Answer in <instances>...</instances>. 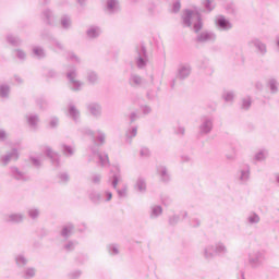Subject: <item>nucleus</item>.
I'll return each instance as SVG.
<instances>
[{"label":"nucleus","mask_w":279,"mask_h":279,"mask_svg":"<svg viewBox=\"0 0 279 279\" xmlns=\"http://www.w3.org/2000/svg\"><path fill=\"white\" fill-rule=\"evenodd\" d=\"M222 99L227 102L234 101V92L233 90H226L222 94Z\"/></svg>","instance_id":"nucleus-48"},{"label":"nucleus","mask_w":279,"mask_h":279,"mask_svg":"<svg viewBox=\"0 0 279 279\" xmlns=\"http://www.w3.org/2000/svg\"><path fill=\"white\" fill-rule=\"evenodd\" d=\"M140 110H142L143 114H151V108L149 105H142Z\"/></svg>","instance_id":"nucleus-60"},{"label":"nucleus","mask_w":279,"mask_h":279,"mask_svg":"<svg viewBox=\"0 0 279 279\" xmlns=\"http://www.w3.org/2000/svg\"><path fill=\"white\" fill-rule=\"evenodd\" d=\"M150 154L151 153L149 151V148H147V147H143L140 150V156H142V158H149Z\"/></svg>","instance_id":"nucleus-59"},{"label":"nucleus","mask_w":279,"mask_h":279,"mask_svg":"<svg viewBox=\"0 0 279 279\" xmlns=\"http://www.w3.org/2000/svg\"><path fill=\"white\" fill-rule=\"evenodd\" d=\"M58 178H59L60 182H62L63 184H66V182H69V180H70L69 173H66V172L59 173Z\"/></svg>","instance_id":"nucleus-57"},{"label":"nucleus","mask_w":279,"mask_h":279,"mask_svg":"<svg viewBox=\"0 0 279 279\" xmlns=\"http://www.w3.org/2000/svg\"><path fill=\"white\" fill-rule=\"evenodd\" d=\"M37 270L35 267H26L21 272V278L23 279H33L36 278Z\"/></svg>","instance_id":"nucleus-34"},{"label":"nucleus","mask_w":279,"mask_h":279,"mask_svg":"<svg viewBox=\"0 0 279 279\" xmlns=\"http://www.w3.org/2000/svg\"><path fill=\"white\" fill-rule=\"evenodd\" d=\"M148 101H156L158 99V92L156 89H148L146 93Z\"/></svg>","instance_id":"nucleus-47"},{"label":"nucleus","mask_w":279,"mask_h":279,"mask_svg":"<svg viewBox=\"0 0 279 279\" xmlns=\"http://www.w3.org/2000/svg\"><path fill=\"white\" fill-rule=\"evenodd\" d=\"M214 121L213 118L205 116L201 119V124L198 126V132L201 136H207L213 132Z\"/></svg>","instance_id":"nucleus-9"},{"label":"nucleus","mask_w":279,"mask_h":279,"mask_svg":"<svg viewBox=\"0 0 279 279\" xmlns=\"http://www.w3.org/2000/svg\"><path fill=\"white\" fill-rule=\"evenodd\" d=\"M265 260H267L265 251L255 250L247 254V263L251 269H260L265 264Z\"/></svg>","instance_id":"nucleus-5"},{"label":"nucleus","mask_w":279,"mask_h":279,"mask_svg":"<svg viewBox=\"0 0 279 279\" xmlns=\"http://www.w3.org/2000/svg\"><path fill=\"white\" fill-rule=\"evenodd\" d=\"M11 175L14 178V180H17L20 182H26L28 180L27 174L25 172L21 171L16 166H12L10 168Z\"/></svg>","instance_id":"nucleus-26"},{"label":"nucleus","mask_w":279,"mask_h":279,"mask_svg":"<svg viewBox=\"0 0 279 279\" xmlns=\"http://www.w3.org/2000/svg\"><path fill=\"white\" fill-rule=\"evenodd\" d=\"M14 260H15V265L20 268L27 267L29 263V258H27L25 253H19L17 255H15Z\"/></svg>","instance_id":"nucleus-32"},{"label":"nucleus","mask_w":279,"mask_h":279,"mask_svg":"<svg viewBox=\"0 0 279 279\" xmlns=\"http://www.w3.org/2000/svg\"><path fill=\"white\" fill-rule=\"evenodd\" d=\"M252 107V98L250 96H246L242 99V109L243 110H250Z\"/></svg>","instance_id":"nucleus-50"},{"label":"nucleus","mask_w":279,"mask_h":279,"mask_svg":"<svg viewBox=\"0 0 279 279\" xmlns=\"http://www.w3.org/2000/svg\"><path fill=\"white\" fill-rule=\"evenodd\" d=\"M8 138V132L5 130H0V141H5Z\"/></svg>","instance_id":"nucleus-62"},{"label":"nucleus","mask_w":279,"mask_h":279,"mask_svg":"<svg viewBox=\"0 0 279 279\" xmlns=\"http://www.w3.org/2000/svg\"><path fill=\"white\" fill-rule=\"evenodd\" d=\"M170 226H178L180 223V215L174 214L169 217L168 219Z\"/></svg>","instance_id":"nucleus-53"},{"label":"nucleus","mask_w":279,"mask_h":279,"mask_svg":"<svg viewBox=\"0 0 279 279\" xmlns=\"http://www.w3.org/2000/svg\"><path fill=\"white\" fill-rule=\"evenodd\" d=\"M25 119L31 130H38V123H40V116H38L37 113H27L25 116Z\"/></svg>","instance_id":"nucleus-21"},{"label":"nucleus","mask_w":279,"mask_h":279,"mask_svg":"<svg viewBox=\"0 0 279 279\" xmlns=\"http://www.w3.org/2000/svg\"><path fill=\"white\" fill-rule=\"evenodd\" d=\"M191 73H193V66H191V63H180L177 68V80H189V77H191Z\"/></svg>","instance_id":"nucleus-10"},{"label":"nucleus","mask_w":279,"mask_h":279,"mask_svg":"<svg viewBox=\"0 0 279 279\" xmlns=\"http://www.w3.org/2000/svg\"><path fill=\"white\" fill-rule=\"evenodd\" d=\"M45 154L50 158L53 167H60V155L58 153L53 151L51 147L46 146Z\"/></svg>","instance_id":"nucleus-24"},{"label":"nucleus","mask_w":279,"mask_h":279,"mask_svg":"<svg viewBox=\"0 0 279 279\" xmlns=\"http://www.w3.org/2000/svg\"><path fill=\"white\" fill-rule=\"evenodd\" d=\"M105 12L106 14L110 15L121 12V5L119 4V0H106Z\"/></svg>","instance_id":"nucleus-16"},{"label":"nucleus","mask_w":279,"mask_h":279,"mask_svg":"<svg viewBox=\"0 0 279 279\" xmlns=\"http://www.w3.org/2000/svg\"><path fill=\"white\" fill-rule=\"evenodd\" d=\"M267 88L270 90V95H278L279 82L278 78H269L267 82Z\"/></svg>","instance_id":"nucleus-33"},{"label":"nucleus","mask_w":279,"mask_h":279,"mask_svg":"<svg viewBox=\"0 0 279 279\" xmlns=\"http://www.w3.org/2000/svg\"><path fill=\"white\" fill-rule=\"evenodd\" d=\"M41 19L44 23L50 27H56V23H58V17L50 9H46L41 12Z\"/></svg>","instance_id":"nucleus-15"},{"label":"nucleus","mask_w":279,"mask_h":279,"mask_svg":"<svg viewBox=\"0 0 279 279\" xmlns=\"http://www.w3.org/2000/svg\"><path fill=\"white\" fill-rule=\"evenodd\" d=\"M149 62V58L147 57V49L145 46H140L136 48V56H135V64L137 69L143 70L147 66Z\"/></svg>","instance_id":"nucleus-8"},{"label":"nucleus","mask_w":279,"mask_h":279,"mask_svg":"<svg viewBox=\"0 0 279 279\" xmlns=\"http://www.w3.org/2000/svg\"><path fill=\"white\" fill-rule=\"evenodd\" d=\"M63 156H66V158H71V156H74L75 154V148L73 146H69L66 144H63L61 146Z\"/></svg>","instance_id":"nucleus-43"},{"label":"nucleus","mask_w":279,"mask_h":279,"mask_svg":"<svg viewBox=\"0 0 279 279\" xmlns=\"http://www.w3.org/2000/svg\"><path fill=\"white\" fill-rule=\"evenodd\" d=\"M33 56L37 58L38 60H43L47 56V52H45V48L40 46L33 47Z\"/></svg>","instance_id":"nucleus-38"},{"label":"nucleus","mask_w":279,"mask_h":279,"mask_svg":"<svg viewBox=\"0 0 279 279\" xmlns=\"http://www.w3.org/2000/svg\"><path fill=\"white\" fill-rule=\"evenodd\" d=\"M60 125V119L58 117H51L49 120V126L52 130H56Z\"/></svg>","instance_id":"nucleus-54"},{"label":"nucleus","mask_w":279,"mask_h":279,"mask_svg":"<svg viewBox=\"0 0 279 279\" xmlns=\"http://www.w3.org/2000/svg\"><path fill=\"white\" fill-rule=\"evenodd\" d=\"M267 158H269V150L267 148H260L255 153L253 160L255 162H265Z\"/></svg>","instance_id":"nucleus-29"},{"label":"nucleus","mask_w":279,"mask_h":279,"mask_svg":"<svg viewBox=\"0 0 279 279\" xmlns=\"http://www.w3.org/2000/svg\"><path fill=\"white\" fill-rule=\"evenodd\" d=\"M248 45L255 48V52L257 53V56H267V44L260 40V38L255 37L251 39Z\"/></svg>","instance_id":"nucleus-11"},{"label":"nucleus","mask_w":279,"mask_h":279,"mask_svg":"<svg viewBox=\"0 0 279 279\" xmlns=\"http://www.w3.org/2000/svg\"><path fill=\"white\" fill-rule=\"evenodd\" d=\"M197 43H215L217 40V34L210 31L202 32L196 37Z\"/></svg>","instance_id":"nucleus-19"},{"label":"nucleus","mask_w":279,"mask_h":279,"mask_svg":"<svg viewBox=\"0 0 279 279\" xmlns=\"http://www.w3.org/2000/svg\"><path fill=\"white\" fill-rule=\"evenodd\" d=\"M116 193L120 199L128 197V184H123L120 189L117 187Z\"/></svg>","instance_id":"nucleus-44"},{"label":"nucleus","mask_w":279,"mask_h":279,"mask_svg":"<svg viewBox=\"0 0 279 279\" xmlns=\"http://www.w3.org/2000/svg\"><path fill=\"white\" fill-rule=\"evenodd\" d=\"M5 221L8 223H23V221H25V214L11 213V214L7 215Z\"/></svg>","instance_id":"nucleus-22"},{"label":"nucleus","mask_w":279,"mask_h":279,"mask_svg":"<svg viewBox=\"0 0 279 279\" xmlns=\"http://www.w3.org/2000/svg\"><path fill=\"white\" fill-rule=\"evenodd\" d=\"M235 180L240 186H247L252 180V167L248 163L242 165L235 174Z\"/></svg>","instance_id":"nucleus-6"},{"label":"nucleus","mask_w":279,"mask_h":279,"mask_svg":"<svg viewBox=\"0 0 279 279\" xmlns=\"http://www.w3.org/2000/svg\"><path fill=\"white\" fill-rule=\"evenodd\" d=\"M52 47L54 51H64V44L58 39H52Z\"/></svg>","instance_id":"nucleus-49"},{"label":"nucleus","mask_w":279,"mask_h":279,"mask_svg":"<svg viewBox=\"0 0 279 279\" xmlns=\"http://www.w3.org/2000/svg\"><path fill=\"white\" fill-rule=\"evenodd\" d=\"M182 19L185 27H191V25H194V32H199V29L203 27L202 15L197 11L185 10Z\"/></svg>","instance_id":"nucleus-3"},{"label":"nucleus","mask_w":279,"mask_h":279,"mask_svg":"<svg viewBox=\"0 0 279 279\" xmlns=\"http://www.w3.org/2000/svg\"><path fill=\"white\" fill-rule=\"evenodd\" d=\"M0 97L1 99H10V85H0Z\"/></svg>","instance_id":"nucleus-42"},{"label":"nucleus","mask_w":279,"mask_h":279,"mask_svg":"<svg viewBox=\"0 0 279 279\" xmlns=\"http://www.w3.org/2000/svg\"><path fill=\"white\" fill-rule=\"evenodd\" d=\"M260 223V215L256 211H250L246 216V226H258Z\"/></svg>","instance_id":"nucleus-30"},{"label":"nucleus","mask_w":279,"mask_h":279,"mask_svg":"<svg viewBox=\"0 0 279 279\" xmlns=\"http://www.w3.org/2000/svg\"><path fill=\"white\" fill-rule=\"evenodd\" d=\"M82 134H85V136H90L95 143L88 147V162H95V160H97L100 167H110V158L108 157L107 153L99 151V147H104V144L106 143V132L100 129L93 131L92 129L84 128L82 129Z\"/></svg>","instance_id":"nucleus-1"},{"label":"nucleus","mask_w":279,"mask_h":279,"mask_svg":"<svg viewBox=\"0 0 279 279\" xmlns=\"http://www.w3.org/2000/svg\"><path fill=\"white\" fill-rule=\"evenodd\" d=\"M148 217L151 221H156L159 217H162V206L151 205L149 207Z\"/></svg>","instance_id":"nucleus-25"},{"label":"nucleus","mask_w":279,"mask_h":279,"mask_svg":"<svg viewBox=\"0 0 279 279\" xmlns=\"http://www.w3.org/2000/svg\"><path fill=\"white\" fill-rule=\"evenodd\" d=\"M68 278L70 279H78L82 278V270L81 269H76V270H72L68 274Z\"/></svg>","instance_id":"nucleus-52"},{"label":"nucleus","mask_w":279,"mask_h":279,"mask_svg":"<svg viewBox=\"0 0 279 279\" xmlns=\"http://www.w3.org/2000/svg\"><path fill=\"white\" fill-rule=\"evenodd\" d=\"M27 215L29 219H33V221H36L38 217H40V208L38 207H31L27 209Z\"/></svg>","instance_id":"nucleus-39"},{"label":"nucleus","mask_w":279,"mask_h":279,"mask_svg":"<svg viewBox=\"0 0 279 279\" xmlns=\"http://www.w3.org/2000/svg\"><path fill=\"white\" fill-rule=\"evenodd\" d=\"M77 68L75 65H71L66 71V78L69 82L70 89L74 93H80L84 88V82L77 78Z\"/></svg>","instance_id":"nucleus-4"},{"label":"nucleus","mask_w":279,"mask_h":279,"mask_svg":"<svg viewBox=\"0 0 279 279\" xmlns=\"http://www.w3.org/2000/svg\"><path fill=\"white\" fill-rule=\"evenodd\" d=\"M216 25L220 32H230V29H232V22L223 15H218L216 17Z\"/></svg>","instance_id":"nucleus-18"},{"label":"nucleus","mask_w":279,"mask_h":279,"mask_svg":"<svg viewBox=\"0 0 279 279\" xmlns=\"http://www.w3.org/2000/svg\"><path fill=\"white\" fill-rule=\"evenodd\" d=\"M122 180L123 177L121 175V167L113 166L111 169V177L109 178L112 189L117 190V187H119V182H121Z\"/></svg>","instance_id":"nucleus-12"},{"label":"nucleus","mask_w":279,"mask_h":279,"mask_svg":"<svg viewBox=\"0 0 279 279\" xmlns=\"http://www.w3.org/2000/svg\"><path fill=\"white\" fill-rule=\"evenodd\" d=\"M88 197L90 203L96 204L97 206H99V204H102L104 202V195L95 190L89 191Z\"/></svg>","instance_id":"nucleus-28"},{"label":"nucleus","mask_w":279,"mask_h":279,"mask_svg":"<svg viewBox=\"0 0 279 279\" xmlns=\"http://www.w3.org/2000/svg\"><path fill=\"white\" fill-rule=\"evenodd\" d=\"M58 73L54 70H48L47 77H56Z\"/></svg>","instance_id":"nucleus-64"},{"label":"nucleus","mask_w":279,"mask_h":279,"mask_svg":"<svg viewBox=\"0 0 279 279\" xmlns=\"http://www.w3.org/2000/svg\"><path fill=\"white\" fill-rule=\"evenodd\" d=\"M180 8H181L180 1H177L173 3L172 10L173 12L177 13L180 10Z\"/></svg>","instance_id":"nucleus-63"},{"label":"nucleus","mask_w":279,"mask_h":279,"mask_svg":"<svg viewBox=\"0 0 279 279\" xmlns=\"http://www.w3.org/2000/svg\"><path fill=\"white\" fill-rule=\"evenodd\" d=\"M104 202H111L112 201V192L110 190H106L102 192Z\"/></svg>","instance_id":"nucleus-58"},{"label":"nucleus","mask_w":279,"mask_h":279,"mask_svg":"<svg viewBox=\"0 0 279 279\" xmlns=\"http://www.w3.org/2000/svg\"><path fill=\"white\" fill-rule=\"evenodd\" d=\"M15 53L19 60H25L27 58V53H25V51H23L22 49H16Z\"/></svg>","instance_id":"nucleus-61"},{"label":"nucleus","mask_w":279,"mask_h":279,"mask_svg":"<svg viewBox=\"0 0 279 279\" xmlns=\"http://www.w3.org/2000/svg\"><path fill=\"white\" fill-rule=\"evenodd\" d=\"M129 84L132 88H143V85L147 84V81L136 73H131Z\"/></svg>","instance_id":"nucleus-17"},{"label":"nucleus","mask_w":279,"mask_h":279,"mask_svg":"<svg viewBox=\"0 0 279 279\" xmlns=\"http://www.w3.org/2000/svg\"><path fill=\"white\" fill-rule=\"evenodd\" d=\"M21 158V150L16 148V146H13L11 150L7 151L4 155L0 157V163L2 167H8L10 162H17V160Z\"/></svg>","instance_id":"nucleus-7"},{"label":"nucleus","mask_w":279,"mask_h":279,"mask_svg":"<svg viewBox=\"0 0 279 279\" xmlns=\"http://www.w3.org/2000/svg\"><path fill=\"white\" fill-rule=\"evenodd\" d=\"M204 8L207 10V12H213L215 10V2H213V0H206L204 2Z\"/></svg>","instance_id":"nucleus-56"},{"label":"nucleus","mask_w":279,"mask_h":279,"mask_svg":"<svg viewBox=\"0 0 279 279\" xmlns=\"http://www.w3.org/2000/svg\"><path fill=\"white\" fill-rule=\"evenodd\" d=\"M7 43H9V45H12V47H19V45H21V43H23V40H21L17 36L8 34Z\"/></svg>","instance_id":"nucleus-41"},{"label":"nucleus","mask_w":279,"mask_h":279,"mask_svg":"<svg viewBox=\"0 0 279 279\" xmlns=\"http://www.w3.org/2000/svg\"><path fill=\"white\" fill-rule=\"evenodd\" d=\"M61 27L62 29H71L72 25H73V22L71 21V16L69 15H63L61 17Z\"/></svg>","instance_id":"nucleus-40"},{"label":"nucleus","mask_w":279,"mask_h":279,"mask_svg":"<svg viewBox=\"0 0 279 279\" xmlns=\"http://www.w3.org/2000/svg\"><path fill=\"white\" fill-rule=\"evenodd\" d=\"M228 254V246L226 243L218 241L214 245L208 244L203 248V256L206 260H213L215 256H226Z\"/></svg>","instance_id":"nucleus-2"},{"label":"nucleus","mask_w":279,"mask_h":279,"mask_svg":"<svg viewBox=\"0 0 279 279\" xmlns=\"http://www.w3.org/2000/svg\"><path fill=\"white\" fill-rule=\"evenodd\" d=\"M157 175L160 182H163V184L171 182V171H169V168H167L165 165L157 166Z\"/></svg>","instance_id":"nucleus-14"},{"label":"nucleus","mask_w":279,"mask_h":279,"mask_svg":"<svg viewBox=\"0 0 279 279\" xmlns=\"http://www.w3.org/2000/svg\"><path fill=\"white\" fill-rule=\"evenodd\" d=\"M137 134H138V126H136V125L130 126L125 131V143L128 145H132V141H134V138H136Z\"/></svg>","instance_id":"nucleus-27"},{"label":"nucleus","mask_w":279,"mask_h":279,"mask_svg":"<svg viewBox=\"0 0 279 279\" xmlns=\"http://www.w3.org/2000/svg\"><path fill=\"white\" fill-rule=\"evenodd\" d=\"M29 160H31V162H32V165H33L34 167L39 168V167L43 166V161L40 160V157L31 156V157H29Z\"/></svg>","instance_id":"nucleus-55"},{"label":"nucleus","mask_w":279,"mask_h":279,"mask_svg":"<svg viewBox=\"0 0 279 279\" xmlns=\"http://www.w3.org/2000/svg\"><path fill=\"white\" fill-rule=\"evenodd\" d=\"M102 178L104 177L100 173H94L90 177V182H92V184L99 185V184H101Z\"/></svg>","instance_id":"nucleus-51"},{"label":"nucleus","mask_w":279,"mask_h":279,"mask_svg":"<svg viewBox=\"0 0 279 279\" xmlns=\"http://www.w3.org/2000/svg\"><path fill=\"white\" fill-rule=\"evenodd\" d=\"M75 231V226L71 222L66 223L61 229V236L63 239H69L73 235V232Z\"/></svg>","instance_id":"nucleus-31"},{"label":"nucleus","mask_w":279,"mask_h":279,"mask_svg":"<svg viewBox=\"0 0 279 279\" xmlns=\"http://www.w3.org/2000/svg\"><path fill=\"white\" fill-rule=\"evenodd\" d=\"M75 247H77V241H75V240L68 241L63 245V250H65V252H73V250H75Z\"/></svg>","instance_id":"nucleus-46"},{"label":"nucleus","mask_w":279,"mask_h":279,"mask_svg":"<svg viewBox=\"0 0 279 279\" xmlns=\"http://www.w3.org/2000/svg\"><path fill=\"white\" fill-rule=\"evenodd\" d=\"M86 80L88 84H90L92 86H95V84H99V74H97V72L93 70H89L87 71Z\"/></svg>","instance_id":"nucleus-36"},{"label":"nucleus","mask_w":279,"mask_h":279,"mask_svg":"<svg viewBox=\"0 0 279 279\" xmlns=\"http://www.w3.org/2000/svg\"><path fill=\"white\" fill-rule=\"evenodd\" d=\"M66 60L74 62V64H82V59L75 52H68Z\"/></svg>","instance_id":"nucleus-45"},{"label":"nucleus","mask_w":279,"mask_h":279,"mask_svg":"<svg viewBox=\"0 0 279 279\" xmlns=\"http://www.w3.org/2000/svg\"><path fill=\"white\" fill-rule=\"evenodd\" d=\"M68 116L70 117V119H72V121H74V123H80L82 113L80 112V109L75 107V105L70 104L68 106Z\"/></svg>","instance_id":"nucleus-23"},{"label":"nucleus","mask_w":279,"mask_h":279,"mask_svg":"<svg viewBox=\"0 0 279 279\" xmlns=\"http://www.w3.org/2000/svg\"><path fill=\"white\" fill-rule=\"evenodd\" d=\"M87 110L94 119H101L104 117V107L99 102H89Z\"/></svg>","instance_id":"nucleus-13"},{"label":"nucleus","mask_w":279,"mask_h":279,"mask_svg":"<svg viewBox=\"0 0 279 279\" xmlns=\"http://www.w3.org/2000/svg\"><path fill=\"white\" fill-rule=\"evenodd\" d=\"M133 189L136 191V193L145 195L147 193V179L144 177H138L134 183Z\"/></svg>","instance_id":"nucleus-20"},{"label":"nucleus","mask_w":279,"mask_h":279,"mask_svg":"<svg viewBox=\"0 0 279 279\" xmlns=\"http://www.w3.org/2000/svg\"><path fill=\"white\" fill-rule=\"evenodd\" d=\"M101 35V28L99 26H89L86 31V36L88 38H99Z\"/></svg>","instance_id":"nucleus-35"},{"label":"nucleus","mask_w":279,"mask_h":279,"mask_svg":"<svg viewBox=\"0 0 279 279\" xmlns=\"http://www.w3.org/2000/svg\"><path fill=\"white\" fill-rule=\"evenodd\" d=\"M107 252L109 256H119L121 254V245L117 243H112L107 245Z\"/></svg>","instance_id":"nucleus-37"}]
</instances>
